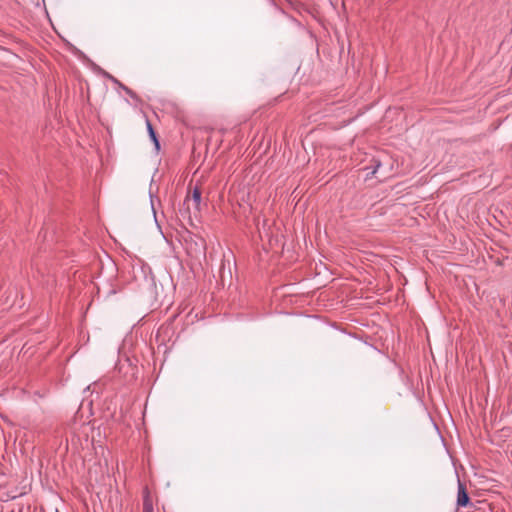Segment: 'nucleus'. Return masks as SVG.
Wrapping results in <instances>:
<instances>
[{
	"mask_svg": "<svg viewBox=\"0 0 512 512\" xmlns=\"http://www.w3.org/2000/svg\"><path fill=\"white\" fill-rule=\"evenodd\" d=\"M146 124H147V130H148L149 136H150L151 140L153 141V143L155 144L156 149L158 150L160 148V144H159L156 132L154 131L150 121L147 120Z\"/></svg>",
	"mask_w": 512,
	"mask_h": 512,
	"instance_id": "nucleus-3",
	"label": "nucleus"
},
{
	"mask_svg": "<svg viewBox=\"0 0 512 512\" xmlns=\"http://www.w3.org/2000/svg\"><path fill=\"white\" fill-rule=\"evenodd\" d=\"M109 78L114 82V83H117L119 84L128 94H131V90L128 89L127 87L123 86L122 84L119 83V81L113 77V76H109Z\"/></svg>",
	"mask_w": 512,
	"mask_h": 512,
	"instance_id": "nucleus-4",
	"label": "nucleus"
},
{
	"mask_svg": "<svg viewBox=\"0 0 512 512\" xmlns=\"http://www.w3.org/2000/svg\"><path fill=\"white\" fill-rule=\"evenodd\" d=\"M143 512H153V509L150 505L145 503Z\"/></svg>",
	"mask_w": 512,
	"mask_h": 512,
	"instance_id": "nucleus-5",
	"label": "nucleus"
},
{
	"mask_svg": "<svg viewBox=\"0 0 512 512\" xmlns=\"http://www.w3.org/2000/svg\"><path fill=\"white\" fill-rule=\"evenodd\" d=\"M380 167V163L378 162L375 166V168L373 169L372 173L375 174L377 169Z\"/></svg>",
	"mask_w": 512,
	"mask_h": 512,
	"instance_id": "nucleus-6",
	"label": "nucleus"
},
{
	"mask_svg": "<svg viewBox=\"0 0 512 512\" xmlns=\"http://www.w3.org/2000/svg\"><path fill=\"white\" fill-rule=\"evenodd\" d=\"M469 503L470 497L468 495L466 486L463 482L458 480L457 506L466 507Z\"/></svg>",
	"mask_w": 512,
	"mask_h": 512,
	"instance_id": "nucleus-2",
	"label": "nucleus"
},
{
	"mask_svg": "<svg viewBox=\"0 0 512 512\" xmlns=\"http://www.w3.org/2000/svg\"><path fill=\"white\" fill-rule=\"evenodd\" d=\"M201 203V191L199 188L195 187L192 194L188 195L184 201V205H187V208L190 209V204L193 205L195 211L200 210Z\"/></svg>",
	"mask_w": 512,
	"mask_h": 512,
	"instance_id": "nucleus-1",
	"label": "nucleus"
}]
</instances>
